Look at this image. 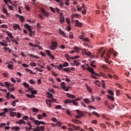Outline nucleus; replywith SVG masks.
Listing matches in <instances>:
<instances>
[{
    "mask_svg": "<svg viewBox=\"0 0 131 131\" xmlns=\"http://www.w3.org/2000/svg\"><path fill=\"white\" fill-rule=\"evenodd\" d=\"M100 126H101V127H102V128H106V127L105 124L103 123L100 124Z\"/></svg>",
    "mask_w": 131,
    "mask_h": 131,
    "instance_id": "3c124183",
    "label": "nucleus"
},
{
    "mask_svg": "<svg viewBox=\"0 0 131 131\" xmlns=\"http://www.w3.org/2000/svg\"><path fill=\"white\" fill-rule=\"evenodd\" d=\"M69 65V63L68 62H64L63 64H62V66L63 67H67V66H68Z\"/></svg>",
    "mask_w": 131,
    "mask_h": 131,
    "instance_id": "bf43d9fd",
    "label": "nucleus"
},
{
    "mask_svg": "<svg viewBox=\"0 0 131 131\" xmlns=\"http://www.w3.org/2000/svg\"><path fill=\"white\" fill-rule=\"evenodd\" d=\"M108 59H110V54H107L106 57H105V61L106 63H109V60Z\"/></svg>",
    "mask_w": 131,
    "mask_h": 131,
    "instance_id": "9b49d317",
    "label": "nucleus"
},
{
    "mask_svg": "<svg viewBox=\"0 0 131 131\" xmlns=\"http://www.w3.org/2000/svg\"><path fill=\"white\" fill-rule=\"evenodd\" d=\"M73 62H74L75 66H78L80 63L78 62V60H74Z\"/></svg>",
    "mask_w": 131,
    "mask_h": 131,
    "instance_id": "473e14b6",
    "label": "nucleus"
},
{
    "mask_svg": "<svg viewBox=\"0 0 131 131\" xmlns=\"http://www.w3.org/2000/svg\"><path fill=\"white\" fill-rule=\"evenodd\" d=\"M7 34L10 37L11 39H13L14 37L13 36V35L12 34V33L9 32V31L7 32Z\"/></svg>",
    "mask_w": 131,
    "mask_h": 131,
    "instance_id": "dca6fc26",
    "label": "nucleus"
},
{
    "mask_svg": "<svg viewBox=\"0 0 131 131\" xmlns=\"http://www.w3.org/2000/svg\"><path fill=\"white\" fill-rule=\"evenodd\" d=\"M0 44L1 45V46H3L4 47H8L9 46V45H8V43H4V42H1Z\"/></svg>",
    "mask_w": 131,
    "mask_h": 131,
    "instance_id": "f704fd0d",
    "label": "nucleus"
},
{
    "mask_svg": "<svg viewBox=\"0 0 131 131\" xmlns=\"http://www.w3.org/2000/svg\"><path fill=\"white\" fill-rule=\"evenodd\" d=\"M19 18H20L21 22H24V17H23V16H19Z\"/></svg>",
    "mask_w": 131,
    "mask_h": 131,
    "instance_id": "0e129e2a",
    "label": "nucleus"
},
{
    "mask_svg": "<svg viewBox=\"0 0 131 131\" xmlns=\"http://www.w3.org/2000/svg\"><path fill=\"white\" fill-rule=\"evenodd\" d=\"M74 50H75V52H77V53H78L79 52V48L77 47H75L73 48Z\"/></svg>",
    "mask_w": 131,
    "mask_h": 131,
    "instance_id": "4c0bfd02",
    "label": "nucleus"
},
{
    "mask_svg": "<svg viewBox=\"0 0 131 131\" xmlns=\"http://www.w3.org/2000/svg\"><path fill=\"white\" fill-rule=\"evenodd\" d=\"M72 121L73 122H75V123H76L77 124H81V123H82V122L77 119H72Z\"/></svg>",
    "mask_w": 131,
    "mask_h": 131,
    "instance_id": "1a4fd4ad",
    "label": "nucleus"
},
{
    "mask_svg": "<svg viewBox=\"0 0 131 131\" xmlns=\"http://www.w3.org/2000/svg\"><path fill=\"white\" fill-rule=\"evenodd\" d=\"M60 85L62 89L65 88V82H62Z\"/></svg>",
    "mask_w": 131,
    "mask_h": 131,
    "instance_id": "de8ad7c7",
    "label": "nucleus"
},
{
    "mask_svg": "<svg viewBox=\"0 0 131 131\" xmlns=\"http://www.w3.org/2000/svg\"><path fill=\"white\" fill-rule=\"evenodd\" d=\"M50 9L51 12H53V13H56V11L55 10V9L53 8L50 7Z\"/></svg>",
    "mask_w": 131,
    "mask_h": 131,
    "instance_id": "4d7b16f0",
    "label": "nucleus"
},
{
    "mask_svg": "<svg viewBox=\"0 0 131 131\" xmlns=\"http://www.w3.org/2000/svg\"><path fill=\"white\" fill-rule=\"evenodd\" d=\"M62 124H63L61 122H57L56 125L58 126H61Z\"/></svg>",
    "mask_w": 131,
    "mask_h": 131,
    "instance_id": "8fccbe9b",
    "label": "nucleus"
},
{
    "mask_svg": "<svg viewBox=\"0 0 131 131\" xmlns=\"http://www.w3.org/2000/svg\"><path fill=\"white\" fill-rule=\"evenodd\" d=\"M5 86L7 87V88L8 89V91H9V92H14V91H15V88L10 87L11 86V84L9 83V82H5Z\"/></svg>",
    "mask_w": 131,
    "mask_h": 131,
    "instance_id": "f257e3e1",
    "label": "nucleus"
},
{
    "mask_svg": "<svg viewBox=\"0 0 131 131\" xmlns=\"http://www.w3.org/2000/svg\"><path fill=\"white\" fill-rule=\"evenodd\" d=\"M7 125V124L2 123L0 124V128H2V127H4V126H6Z\"/></svg>",
    "mask_w": 131,
    "mask_h": 131,
    "instance_id": "c03bdc74",
    "label": "nucleus"
},
{
    "mask_svg": "<svg viewBox=\"0 0 131 131\" xmlns=\"http://www.w3.org/2000/svg\"><path fill=\"white\" fill-rule=\"evenodd\" d=\"M72 102V100L70 99H67L66 100H64V104H71Z\"/></svg>",
    "mask_w": 131,
    "mask_h": 131,
    "instance_id": "f3484780",
    "label": "nucleus"
},
{
    "mask_svg": "<svg viewBox=\"0 0 131 131\" xmlns=\"http://www.w3.org/2000/svg\"><path fill=\"white\" fill-rule=\"evenodd\" d=\"M85 54L87 56H91L92 55V53H91V52H85Z\"/></svg>",
    "mask_w": 131,
    "mask_h": 131,
    "instance_id": "e2e57ef3",
    "label": "nucleus"
},
{
    "mask_svg": "<svg viewBox=\"0 0 131 131\" xmlns=\"http://www.w3.org/2000/svg\"><path fill=\"white\" fill-rule=\"evenodd\" d=\"M46 52L49 56H50V55H51V51H50L49 50H46Z\"/></svg>",
    "mask_w": 131,
    "mask_h": 131,
    "instance_id": "69168bd1",
    "label": "nucleus"
},
{
    "mask_svg": "<svg viewBox=\"0 0 131 131\" xmlns=\"http://www.w3.org/2000/svg\"><path fill=\"white\" fill-rule=\"evenodd\" d=\"M40 11L41 13H42V14H43V15H45L46 17H49V16H50V13L46 11V10L43 8H41Z\"/></svg>",
    "mask_w": 131,
    "mask_h": 131,
    "instance_id": "39448f33",
    "label": "nucleus"
},
{
    "mask_svg": "<svg viewBox=\"0 0 131 131\" xmlns=\"http://www.w3.org/2000/svg\"><path fill=\"white\" fill-rule=\"evenodd\" d=\"M33 112H35V113H37V112H38L39 110L37 108H35L34 107H33L32 108Z\"/></svg>",
    "mask_w": 131,
    "mask_h": 131,
    "instance_id": "ea45409f",
    "label": "nucleus"
},
{
    "mask_svg": "<svg viewBox=\"0 0 131 131\" xmlns=\"http://www.w3.org/2000/svg\"><path fill=\"white\" fill-rule=\"evenodd\" d=\"M29 31L30 36H32V35L33 34V32H32V29H31V30H29Z\"/></svg>",
    "mask_w": 131,
    "mask_h": 131,
    "instance_id": "a18cd8bd",
    "label": "nucleus"
},
{
    "mask_svg": "<svg viewBox=\"0 0 131 131\" xmlns=\"http://www.w3.org/2000/svg\"><path fill=\"white\" fill-rule=\"evenodd\" d=\"M30 120H31V121H34V122L35 121V119H34V118L32 117H30L29 118Z\"/></svg>",
    "mask_w": 131,
    "mask_h": 131,
    "instance_id": "052dcab7",
    "label": "nucleus"
},
{
    "mask_svg": "<svg viewBox=\"0 0 131 131\" xmlns=\"http://www.w3.org/2000/svg\"><path fill=\"white\" fill-rule=\"evenodd\" d=\"M84 102L86 103V104H90V103H91V102H92L91 100H90V99H88V98H85L83 99Z\"/></svg>",
    "mask_w": 131,
    "mask_h": 131,
    "instance_id": "4468645a",
    "label": "nucleus"
},
{
    "mask_svg": "<svg viewBox=\"0 0 131 131\" xmlns=\"http://www.w3.org/2000/svg\"><path fill=\"white\" fill-rule=\"evenodd\" d=\"M100 76H102V77H104L105 78H108V77H107V75L106 74H104V73L100 72V74H99Z\"/></svg>",
    "mask_w": 131,
    "mask_h": 131,
    "instance_id": "ddd939ff",
    "label": "nucleus"
},
{
    "mask_svg": "<svg viewBox=\"0 0 131 131\" xmlns=\"http://www.w3.org/2000/svg\"><path fill=\"white\" fill-rule=\"evenodd\" d=\"M114 107H115L114 105H112V106L107 105V108L108 109H110V110H112L113 109H114Z\"/></svg>",
    "mask_w": 131,
    "mask_h": 131,
    "instance_id": "58836bf2",
    "label": "nucleus"
},
{
    "mask_svg": "<svg viewBox=\"0 0 131 131\" xmlns=\"http://www.w3.org/2000/svg\"><path fill=\"white\" fill-rule=\"evenodd\" d=\"M18 13H19V14H22V12L21 10V9H22V7L19 6L18 7Z\"/></svg>",
    "mask_w": 131,
    "mask_h": 131,
    "instance_id": "6e6d98bb",
    "label": "nucleus"
},
{
    "mask_svg": "<svg viewBox=\"0 0 131 131\" xmlns=\"http://www.w3.org/2000/svg\"><path fill=\"white\" fill-rule=\"evenodd\" d=\"M59 32L60 34H61V35H63V36H66L65 33L63 31H62L61 29H59Z\"/></svg>",
    "mask_w": 131,
    "mask_h": 131,
    "instance_id": "a211bd4d",
    "label": "nucleus"
},
{
    "mask_svg": "<svg viewBox=\"0 0 131 131\" xmlns=\"http://www.w3.org/2000/svg\"><path fill=\"white\" fill-rule=\"evenodd\" d=\"M72 102H73V105H74L75 106H77L78 105V103L76 102L74 100H73Z\"/></svg>",
    "mask_w": 131,
    "mask_h": 131,
    "instance_id": "37998d69",
    "label": "nucleus"
},
{
    "mask_svg": "<svg viewBox=\"0 0 131 131\" xmlns=\"http://www.w3.org/2000/svg\"><path fill=\"white\" fill-rule=\"evenodd\" d=\"M29 46L30 47H32L33 48H37V45L35 44V45H33L32 43L30 42L29 43Z\"/></svg>",
    "mask_w": 131,
    "mask_h": 131,
    "instance_id": "cd10ccee",
    "label": "nucleus"
},
{
    "mask_svg": "<svg viewBox=\"0 0 131 131\" xmlns=\"http://www.w3.org/2000/svg\"><path fill=\"white\" fill-rule=\"evenodd\" d=\"M108 94H110V95H112V96H114V93L112 91L108 90Z\"/></svg>",
    "mask_w": 131,
    "mask_h": 131,
    "instance_id": "5fc2aeb1",
    "label": "nucleus"
},
{
    "mask_svg": "<svg viewBox=\"0 0 131 131\" xmlns=\"http://www.w3.org/2000/svg\"><path fill=\"white\" fill-rule=\"evenodd\" d=\"M69 37H70V38H71V39H72V38H73V33H72V32H70V33H69Z\"/></svg>",
    "mask_w": 131,
    "mask_h": 131,
    "instance_id": "79ce46f5",
    "label": "nucleus"
},
{
    "mask_svg": "<svg viewBox=\"0 0 131 131\" xmlns=\"http://www.w3.org/2000/svg\"><path fill=\"white\" fill-rule=\"evenodd\" d=\"M87 70H88V71H90V72H91V73H92V74H94V75H97V76H98V77H100V75L94 71V69L93 68L89 67L87 69Z\"/></svg>",
    "mask_w": 131,
    "mask_h": 131,
    "instance_id": "f03ea898",
    "label": "nucleus"
},
{
    "mask_svg": "<svg viewBox=\"0 0 131 131\" xmlns=\"http://www.w3.org/2000/svg\"><path fill=\"white\" fill-rule=\"evenodd\" d=\"M38 119H42L43 117L42 115L39 114L38 115V117H37Z\"/></svg>",
    "mask_w": 131,
    "mask_h": 131,
    "instance_id": "864d4df0",
    "label": "nucleus"
},
{
    "mask_svg": "<svg viewBox=\"0 0 131 131\" xmlns=\"http://www.w3.org/2000/svg\"><path fill=\"white\" fill-rule=\"evenodd\" d=\"M13 29L14 30H17V29H18L19 30H21V28H20V25L18 24H14L13 25Z\"/></svg>",
    "mask_w": 131,
    "mask_h": 131,
    "instance_id": "6e6552de",
    "label": "nucleus"
},
{
    "mask_svg": "<svg viewBox=\"0 0 131 131\" xmlns=\"http://www.w3.org/2000/svg\"><path fill=\"white\" fill-rule=\"evenodd\" d=\"M30 66H32V67H34L36 66V63L35 62H31L30 63Z\"/></svg>",
    "mask_w": 131,
    "mask_h": 131,
    "instance_id": "2f4dec72",
    "label": "nucleus"
},
{
    "mask_svg": "<svg viewBox=\"0 0 131 131\" xmlns=\"http://www.w3.org/2000/svg\"><path fill=\"white\" fill-rule=\"evenodd\" d=\"M6 40L7 41H5V40H3V41H4V42H10L11 40H10V39H9L8 37H6Z\"/></svg>",
    "mask_w": 131,
    "mask_h": 131,
    "instance_id": "49530a36",
    "label": "nucleus"
},
{
    "mask_svg": "<svg viewBox=\"0 0 131 131\" xmlns=\"http://www.w3.org/2000/svg\"><path fill=\"white\" fill-rule=\"evenodd\" d=\"M76 26H78V27H81V23H79L78 20H75Z\"/></svg>",
    "mask_w": 131,
    "mask_h": 131,
    "instance_id": "f8f14e48",
    "label": "nucleus"
},
{
    "mask_svg": "<svg viewBox=\"0 0 131 131\" xmlns=\"http://www.w3.org/2000/svg\"><path fill=\"white\" fill-rule=\"evenodd\" d=\"M11 41H12V42H14V43H15V45H18L19 42H18V41H17V40L15 39H11Z\"/></svg>",
    "mask_w": 131,
    "mask_h": 131,
    "instance_id": "7c9ffc66",
    "label": "nucleus"
},
{
    "mask_svg": "<svg viewBox=\"0 0 131 131\" xmlns=\"http://www.w3.org/2000/svg\"><path fill=\"white\" fill-rule=\"evenodd\" d=\"M23 119H21L19 120L18 121H16V123H17V124H23Z\"/></svg>",
    "mask_w": 131,
    "mask_h": 131,
    "instance_id": "b1692460",
    "label": "nucleus"
},
{
    "mask_svg": "<svg viewBox=\"0 0 131 131\" xmlns=\"http://www.w3.org/2000/svg\"><path fill=\"white\" fill-rule=\"evenodd\" d=\"M80 39H81L83 41V40L84 39V36L83 35H81L79 36Z\"/></svg>",
    "mask_w": 131,
    "mask_h": 131,
    "instance_id": "603ef678",
    "label": "nucleus"
},
{
    "mask_svg": "<svg viewBox=\"0 0 131 131\" xmlns=\"http://www.w3.org/2000/svg\"><path fill=\"white\" fill-rule=\"evenodd\" d=\"M1 28H8V27L6 25H2L1 26Z\"/></svg>",
    "mask_w": 131,
    "mask_h": 131,
    "instance_id": "680f3d73",
    "label": "nucleus"
},
{
    "mask_svg": "<svg viewBox=\"0 0 131 131\" xmlns=\"http://www.w3.org/2000/svg\"><path fill=\"white\" fill-rule=\"evenodd\" d=\"M11 129H15V130H19L20 129V127L15 126V127H11Z\"/></svg>",
    "mask_w": 131,
    "mask_h": 131,
    "instance_id": "c9c22d12",
    "label": "nucleus"
},
{
    "mask_svg": "<svg viewBox=\"0 0 131 131\" xmlns=\"http://www.w3.org/2000/svg\"><path fill=\"white\" fill-rule=\"evenodd\" d=\"M11 5L15 8V9H17V2L16 1H14L11 2Z\"/></svg>",
    "mask_w": 131,
    "mask_h": 131,
    "instance_id": "2eb2a0df",
    "label": "nucleus"
},
{
    "mask_svg": "<svg viewBox=\"0 0 131 131\" xmlns=\"http://www.w3.org/2000/svg\"><path fill=\"white\" fill-rule=\"evenodd\" d=\"M56 101V99H54L52 100H49L47 99L46 100V103L48 105L49 107H51L52 106V102H55Z\"/></svg>",
    "mask_w": 131,
    "mask_h": 131,
    "instance_id": "0eeeda50",
    "label": "nucleus"
},
{
    "mask_svg": "<svg viewBox=\"0 0 131 131\" xmlns=\"http://www.w3.org/2000/svg\"><path fill=\"white\" fill-rule=\"evenodd\" d=\"M38 128L39 129V131L42 130L43 131L45 130V126H38Z\"/></svg>",
    "mask_w": 131,
    "mask_h": 131,
    "instance_id": "a878e982",
    "label": "nucleus"
},
{
    "mask_svg": "<svg viewBox=\"0 0 131 131\" xmlns=\"http://www.w3.org/2000/svg\"><path fill=\"white\" fill-rule=\"evenodd\" d=\"M34 122L36 125H40V121L37 120H36Z\"/></svg>",
    "mask_w": 131,
    "mask_h": 131,
    "instance_id": "aec40b11",
    "label": "nucleus"
},
{
    "mask_svg": "<svg viewBox=\"0 0 131 131\" xmlns=\"http://www.w3.org/2000/svg\"><path fill=\"white\" fill-rule=\"evenodd\" d=\"M67 96L68 98H70V99H74L75 98V96H74V95L72 94H70L69 93H67Z\"/></svg>",
    "mask_w": 131,
    "mask_h": 131,
    "instance_id": "9d476101",
    "label": "nucleus"
},
{
    "mask_svg": "<svg viewBox=\"0 0 131 131\" xmlns=\"http://www.w3.org/2000/svg\"><path fill=\"white\" fill-rule=\"evenodd\" d=\"M23 118L24 120H27V119H28V118H29L28 117V116H25L23 117Z\"/></svg>",
    "mask_w": 131,
    "mask_h": 131,
    "instance_id": "338daca9",
    "label": "nucleus"
},
{
    "mask_svg": "<svg viewBox=\"0 0 131 131\" xmlns=\"http://www.w3.org/2000/svg\"><path fill=\"white\" fill-rule=\"evenodd\" d=\"M3 12L4 13H5V14L7 15V16L8 15V11H7V9L6 8H3Z\"/></svg>",
    "mask_w": 131,
    "mask_h": 131,
    "instance_id": "09e8293b",
    "label": "nucleus"
},
{
    "mask_svg": "<svg viewBox=\"0 0 131 131\" xmlns=\"http://www.w3.org/2000/svg\"><path fill=\"white\" fill-rule=\"evenodd\" d=\"M16 115H17V113L15 112H10V116H12V117H14L15 116H16Z\"/></svg>",
    "mask_w": 131,
    "mask_h": 131,
    "instance_id": "412c9836",
    "label": "nucleus"
},
{
    "mask_svg": "<svg viewBox=\"0 0 131 131\" xmlns=\"http://www.w3.org/2000/svg\"><path fill=\"white\" fill-rule=\"evenodd\" d=\"M93 114L94 115H95L96 116H97V117H100V115H99V114H98V113H97V112L94 111V112H93Z\"/></svg>",
    "mask_w": 131,
    "mask_h": 131,
    "instance_id": "a19ab883",
    "label": "nucleus"
},
{
    "mask_svg": "<svg viewBox=\"0 0 131 131\" xmlns=\"http://www.w3.org/2000/svg\"><path fill=\"white\" fill-rule=\"evenodd\" d=\"M25 129H26V130H31V129H32V127H30V126H26L25 127Z\"/></svg>",
    "mask_w": 131,
    "mask_h": 131,
    "instance_id": "bb28decb",
    "label": "nucleus"
},
{
    "mask_svg": "<svg viewBox=\"0 0 131 131\" xmlns=\"http://www.w3.org/2000/svg\"><path fill=\"white\" fill-rule=\"evenodd\" d=\"M87 90L88 92H92V89H91L89 86H87Z\"/></svg>",
    "mask_w": 131,
    "mask_h": 131,
    "instance_id": "774afa93",
    "label": "nucleus"
},
{
    "mask_svg": "<svg viewBox=\"0 0 131 131\" xmlns=\"http://www.w3.org/2000/svg\"><path fill=\"white\" fill-rule=\"evenodd\" d=\"M66 113H67V114H68V115H71V111H70V110L67 109Z\"/></svg>",
    "mask_w": 131,
    "mask_h": 131,
    "instance_id": "c85d7f7f",
    "label": "nucleus"
},
{
    "mask_svg": "<svg viewBox=\"0 0 131 131\" xmlns=\"http://www.w3.org/2000/svg\"><path fill=\"white\" fill-rule=\"evenodd\" d=\"M57 42H52V46L50 47V50H56L57 49Z\"/></svg>",
    "mask_w": 131,
    "mask_h": 131,
    "instance_id": "20e7f679",
    "label": "nucleus"
},
{
    "mask_svg": "<svg viewBox=\"0 0 131 131\" xmlns=\"http://www.w3.org/2000/svg\"><path fill=\"white\" fill-rule=\"evenodd\" d=\"M28 56H30V57H33V58H35V59H38L39 57L37 56V55H33L32 54H28Z\"/></svg>",
    "mask_w": 131,
    "mask_h": 131,
    "instance_id": "4be33fe9",
    "label": "nucleus"
},
{
    "mask_svg": "<svg viewBox=\"0 0 131 131\" xmlns=\"http://www.w3.org/2000/svg\"><path fill=\"white\" fill-rule=\"evenodd\" d=\"M76 111L79 114L76 116V118H81V117H82V116L84 115V114H83V113H82V112L78 110H77Z\"/></svg>",
    "mask_w": 131,
    "mask_h": 131,
    "instance_id": "7ed1b4c3",
    "label": "nucleus"
},
{
    "mask_svg": "<svg viewBox=\"0 0 131 131\" xmlns=\"http://www.w3.org/2000/svg\"><path fill=\"white\" fill-rule=\"evenodd\" d=\"M25 27H26V28L28 29V31H29L31 29V28H30V26L28 25V24H26L25 25Z\"/></svg>",
    "mask_w": 131,
    "mask_h": 131,
    "instance_id": "e433bc0d",
    "label": "nucleus"
},
{
    "mask_svg": "<svg viewBox=\"0 0 131 131\" xmlns=\"http://www.w3.org/2000/svg\"><path fill=\"white\" fill-rule=\"evenodd\" d=\"M64 71H66V72H69L70 71V69L69 68H65L63 69Z\"/></svg>",
    "mask_w": 131,
    "mask_h": 131,
    "instance_id": "13d9d810",
    "label": "nucleus"
},
{
    "mask_svg": "<svg viewBox=\"0 0 131 131\" xmlns=\"http://www.w3.org/2000/svg\"><path fill=\"white\" fill-rule=\"evenodd\" d=\"M26 70L27 71V72H29V73H31V74H34V73L33 72L29 69H26Z\"/></svg>",
    "mask_w": 131,
    "mask_h": 131,
    "instance_id": "c756f323",
    "label": "nucleus"
},
{
    "mask_svg": "<svg viewBox=\"0 0 131 131\" xmlns=\"http://www.w3.org/2000/svg\"><path fill=\"white\" fill-rule=\"evenodd\" d=\"M107 97L109 100H111L112 101H114V97L112 96L107 95Z\"/></svg>",
    "mask_w": 131,
    "mask_h": 131,
    "instance_id": "5701e85b",
    "label": "nucleus"
},
{
    "mask_svg": "<svg viewBox=\"0 0 131 131\" xmlns=\"http://www.w3.org/2000/svg\"><path fill=\"white\" fill-rule=\"evenodd\" d=\"M37 27L38 28V30L39 31L41 29V26H40V24L37 23Z\"/></svg>",
    "mask_w": 131,
    "mask_h": 131,
    "instance_id": "72a5a7b5",
    "label": "nucleus"
},
{
    "mask_svg": "<svg viewBox=\"0 0 131 131\" xmlns=\"http://www.w3.org/2000/svg\"><path fill=\"white\" fill-rule=\"evenodd\" d=\"M60 19L59 20V22H60V23H64L65 17H64V15L62 12L60 13Z\"/></svg>",
    "mask_w": 131,
    "mask_h": 131,
    "instance_id": "423d86ee",
    "label": "nucleus"
},
{
    "mask_svg": "<svg viewBox=\"0 0 131 131\" xmlns=\"http://www.w3.org/2000/svg\"><path fill=\"white\" fill-rule=\"evenodd\" d=\"M27 97L28 98H31V99H33V98H35V96L32 95H29V94H26Z\"/></svg>",
    "mask_w": 131,
    "mask_h": 131,
    "instance_id": "6ab92c4d",
    "label": "nucleus"
},
{
    "mask_svg": "<svg viewBox=\"0 0 131 131\" xmlns=\"http://www.w3.org/2000/svg\"><path fill=\"white\" fill-rule=\"evenodd\" d=\"M73 128H74V129H75L76 130H79V129H80V126H76L75 125H74L73 126Z\"/></svg>",
    "mask_w": 131,
    "mask_h": 131,
    "instance_id": "393cba45",
    "label": "nucleus"
}]
</instances>
